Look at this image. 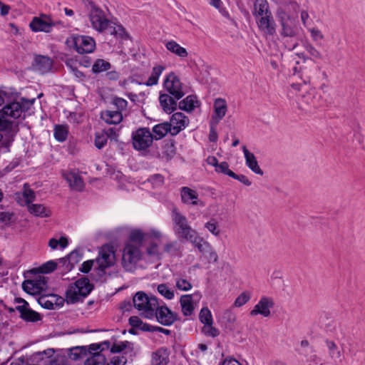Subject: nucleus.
Returning <instances> with one entry per match:
<instances>
[{
	"instance_id": "nucleus-1",
	"label": "nucleus",
	"mask_w": 365,
	"mask_h": 365,
	"mask_svg": "<svg viewBox=\"0 0 365 365\" xmlns=\"http://www.w3.org/2000/svg\"><path fill=\"white\" fill-rule=\"evenodd\" d=\"M88 18L91 27L98 33L108 32L110 35L122 36L124 28L109 19L105 11L93 1L88 2Z\"/></svg>"
},
{
	"instance_id": "nucleus-2",
	"label": "nucleus",
	"mask_w": 365,
	"mask_h": 365,
	"mask_svg": "<svg viewBox=\"0 0 365 365\" xmlns=\"http://www.w3.org/2000/svg\"><path fill=\"white\" fill-rule=\"evenodd\" d=\"M252 15L261 31L269 36L275 34L276 24L267 0L255 1Z\"/></svg>"
},
{
	"instance_id": "nucleus-3",
	"label": "nucleus",
	"mask_w": 365,
	"mask_h": 365,
	"mask_svg": "<svg viewBox=\"0 0 365 365\" xmlns=\"http://www.w3.org/2000/svg\"><path fill=\"white\" fill-rule=\"evenodd\" d=\"M36 98L26 99L21 98V102H12L5 106L0 110V130H9L12 128V122L8 119L19 118L23 110H28L34 103Z\"/></svg>"
},
{
	"instance_id": "nucleus-4",
	"label": "nucleus",
	"mask_w": 365,
	"mask_h": 365,
	"mask_svg": "<svg viewBox=\"0 0 365 365\" xmlns=\"http://www.w3.org/2000/svg\"><path fill=\"white\" fill-rule=\"evenodd\" d=\"M93 286L86 277H81L69 286L66 292V301L68 304L82 302L92 291Z\"/></svg>"
},
{
	"instance_id": "nucleus-5",
	"label": "nucleus",
	"mask_w": 365,
	"mask_h": 365,
	"mask_svg": "<svg viewBox=\"0 0 365 365\" xmlns=\"http://www.w3.org/2000/svg\"><path fill=\"white\" fill-rule=\"evenodd\" d=\"M134 307L144 317L153 319V310L156 309L158 301L155 297H149L143 292H138L133 299Z\"/></svg>"
},
{
	"instance_id": "nucleus-6",
	"label": "nucleus",
	"mask_w": 365,
	"mask_h": 365,
	"mask_svg": "<svg viewBox=\"0 0 365 365\" xmlns=\"http://www.w3.org/2000/svg\"><path fill=\"white\" fill-rule=\"evenodd\" d=\"M95 261L96 267L94 271L101 277L105 274L106 269L113 266L115 263L113 247L108 245L102 246L98 252V256Z\"/></svg>"
},
{
	"instance_id": "nucleus-7",
	"label": "nucleus",
	"mask_w": 365,
	"mask_h": 365,
	"mask_svg": "<svg viewBox=\"0 0 365 365\" xmlns=\"http://www.w3.org/2000/svg\"><path fill=\"white\" fill-rule=\"evenodd\" d=\"M171 219L175 234L183 239L195 230L191 227L187 217L176 207L172 210Z\"/></svg>"
},
{
	"instance_id": "nucleus-8",
	"label": "nucleus",
	"mask_w": 365,
	"mask_h": 365,
	"mask_svg": "<svg viewBox=\"0 0 365 365\" xmlns=\"http://www.w3.org/2000/svg\"><path fill=\"white\" fill-rule=\"evenodd\" d=\"M133 148L137 150H145L153 141V136L147 128H140L132 133Z\"/></svg>"
},
{
	"instance_id": "nucleus-9",
	"label": "nucleus",
	"mask_w": 365,
	"mask_h": 365,
	"mask_svg": "<svg viewBox=\"0 0 365 365\" xmlns=\"http://www.w3.org/2000/svg\"><path fill=\"white\" fill-rule=\"evenodd\" d=\"M141 252L139 246L128 242L123 252L122 264L126 270H130L140 259Z\"/></svg>"
},
{
	"instance_id": "nucleus-10",
	"label": "nucleus",
	"mask_w": 365,
	"mask_h": 365,
	"mask_svg": "<svg viewBox=\"0 0 365 365\" xmlns=\"http://www.w3.org/2000/svg\"><path fill=\"white\" fill-rule=\"evenodd\" d=\"M163 86L170 96L180 100L185 95L182 83L174 73H170L164 81Z\"/></svg>"
},
{
	"instance_id": "nucleus-11",
	"label": "nucleus",
	"mask_w": 365,
	"mask_h": 365,
	"mask_svg": "<svg viewBox=\"0 0 365 365\" xmlns=\"http://www.w3.org/2000/svg\"><path fill=\"white\" fill-rule=\"evenodd\" d=\"M23 289L31 295L40 294L48 288L47 278L44 276L38 275L32 279H28L22 284Z\"/></svg>"
},
{
	"instance_id": "nucleus-12",
	"label": "nucleus",
	"mask_w": 365,
	"mask_h": 365,
	"mask_svg": "<svg viewBox=\"0 0 365 365\" xmlns=\"http://www.w3.org/2000/svg\"><path fill=\"white\" fill-rule=\"evenodd\" d=\"M55 26L56 23L46 14L34 17L29 24L30 29L34 32L49 33Z\"/></svg>"
},
{
	"instance_id": "nucleus-13",
	"label": "nucleus",
	"mask_w": 365,
	"mask_h": 365,
	"mask_svg": "<svg viewBox=\"0 0 365 365\" xmlns=\"http://www.w3.org/2000/svg\"><path fill=\"white\" fill-rule=\"evenodd\" d=\"M153 312V319L155 318L163 326H170L177 320L176 313L166 306H160L159 303H158L156 309H154Z\"/></svg>"
},
{
	"instance_id": "nucleus-14",
	"label": "nucleus",
	"mask_w": 365,
	"mask_h": 365,
	"mask_svg": "<svg viewBox=\"0 0 365 365\" xmlns=\"http://www.w3.org/2000/svg\"><path fill=\"white\" fill-rule=\"evenodd\" d=\"M73 46L80 54L92 53L96 48L95 40L88 36H77L73 37Z\"/></svg>"
},
{
	"instance_id": "nucleus-15",
	"label": "nucleus",
	"mask_w": 365,
	"mask_h": 365,
	"mask_svg": "<svg viewBox=\"0 0 365 365\" xmlns=\"http://www.w3.org/2000/svg\"><path fill=\"white\" fill-rule=\"evenodd\" d=\"M274 306V302L273 299L264 296L261 297L259 302L255 305L250 314L252 317L260 314L264 317H268L271 314L270 309H272Z\"/></svg>"
},
{
	"instance_id": "nucleus-16",
	"label": "nucleus",
	"mask_w": 365,
	"mask_h": 365,
	"mask_svg": "<svg viewBox=\"0 0 365 365\" xmlns=\"http://www.w3.org/2000/svg\"><path fill=\"white\" fill-rule=\"evenodd\" d=\"M168 123L173 131L172 135H176L187 126L189 119L184 113L178 112L173 114Z\"/></svg>"
},
{
	"instance_id": "nucleus-17",
	"label": "nucleus",
	"mask_w": 365,
	"mask_h": 365,
	"mask_svg": "<svg viewBox=\"0 0 365 365\" xmlns=\"http://www.w3.org/2000/svg\"><path fill=\"white\" fill-rule=\"evenodd\" d=\"M180 197L181 200L184 204L200 205L201 207L205 205L204 203L199 200L197 192L188 187H181Z\"/></svg>"
},
{
	"instance_id": "nucleus-18",
	"label": "nucleus",
	"mask_w": 365,
	"mask_h": 365,
	"mask_svg": "<svg viewBox=\"0 0 365 365\" xmlns=\"http://www.w3.org/2000/svg\"><path fill=\"white\" fill-rule=\"evenodd\" d=\"M63 177L68 182L71 189L76 191H82L84 187V182L78 172L74 170L63 172Z\"/></svg>"
},
{
	"instance_id": "nucleus-19",
	"label": "nucleus",
	"mask_w": 365,
	"mask_h": 365,
	"mask_svg": "<svg viewBox=\"0 0 365 365\" xmlns=\"http://www.w3.org/2000/svg\"><path fill=\"white\" fill-rule=\"evenodd\" d=\"M214 113L212 115V122L219 123V122L225 116L227 111V104L225 99L217 98L214 101Z\"/></svg>"
},
{
	"instance_id": "nucleus-20",
	"label": "nucleus",
	"mask_w": 365,
	"mask_h": 365,
	"mask_svg": "<svg viewBox=\"0 0 365 365\" xmlns=\"http://www.w3.org/2000/svg\"><path fill=\"white\" fill-rule=\"evenodd\" d=\"M170 351L166 347H160L151 354V365H168L170 359Z\"/></svg>"
},
{
	"instance_id": "nucleus-21",
	"label": "nucleus",
	"mask_w": 365,
	"mask_h": 365,
	"mask_svg": "<svg viewBox=\"0 0 365 365\" xmlns=\"http://www.w3.org/2000/svg\"><path fill=\"white\" fill-rule=\"evenodd\" d=\"M178 101L175 97L170 96L168 93H160L159 96V103L163 110L168 114L172 113L177 109Z\"/></svg>"
},
{
	"instance_id": "nucleus-22",
	"label": "nucleus",
	"mask_w": 365,
	"mask_h": 365,
	"mask_svg": "<svg viewBox=\"0 0 365 365\" xmlns=\"http://www.w3.org/2000/svg\"><path fill=\"white\" fill-rule=\"evenodd\" d=\"M242 148L245 155L246 165L255 173L262 175L264 173L259 166L255 155L250 152L245 145H243Z\"/></svg>"
},
{
	"instance_id": "nucleus-23",
	"label": "nucleus",
	"mask_w": 365,
	"mask_h": 365,
	"mask_svg": "<svg viewBox=\"0 0 365 365\" xmlns=\"http://www.w3.org/2000/svg\"><path fill=\"white\" fill-rule=\"evenodd\" d=\"M16 309L20 313V317L26 322H36L41 319L38 312L29 308V305L17 306Z\"/></svg>"
},
{
	"instance_id": "nucleus-24",
	"label": "nucleus",
	"mask_w": 365,
	"mask_h": 365,
	"mask_svg": "<svg viewBox=\"0 0 365 365\" xmlns=\"http://www.w3.org/2000/svg\"><path fill=\"white\" fill-rule=\"evenodd\" d=\"M101 118L107 124L116 125L123 120V113L114 110H106L101 111Z\"/></svg>"
},
{
	"instance_id": "nucleus-25",
	"label": "nucleus",
	"mask_w": 365,
	"mask_h": 365,
	"mask_svg": "<svg viewBox=\"0 0 365 365\" xmlns=\"http://www.w3.org/2000/svg\"><path fill=\"white\" fill-rule=\"evenodd\" d=\"M35 192L27 184L24 185V192L22 194H16V200L21 205H29L35 200Z\"/></svg>"
},
{
	"instance_id": "nucleus-26",
	"label": "nucleus",
	"mask_w": 365,
	"mask_h": 365,
	"mask_svg": "<svg viewBox=\"0 0 365 365\" xmlns=\"http://www.w3.org/2000/svg\"><path fill=\"white\" fill-rule=\"evenodd\" d=\"M280 34L284 37H294L297 34V28L294 19L280 23Z\"/></svg>"
},
{
	"instance_id": "nucleus-27",
	"label": "nucleus",
	"mask_w": 365,
	"mask_h": 365,
	"mask_svg": "<svg viewBox=\"0 0 365 365\" xmlns=\"http://www.w3.org/2000/svg\"><path fill=\"white\" fill-rule=\"evenodd\" d=\"M165 48L172 53L181 58H186L188 56L187 50L182 47L179 43L173 40L168 41L165 44Z\"/></svg>"
},
{
	"instance_id": "nucleus-28",
	"label": "nucleus",
	"mask_w": 365,
	"mask_h": 365,
	"mask_svg": "<svg viewBox=\"0 0 365 365\" xmlns=\"http://www.w3.org/2000/svg\"><path fill=\"white\" fill-rule=\"evenodd\" d=\"M168 132L173 133L170 125L168 122L159 123L153 128V140H160L164 138Z\"/></svg>"
},
{
	"instance_id": "nucleus-29",
	"label": "nucleus",
	"mask_w": 365,
	"mask_h": 365,
	"mask_svg": "<svg viewBox=\"0 0 365 365\" xmlns=\"http://www.w3.org/2000/svg\"><path fill=\"white\" fill-rule=\"evenodd\" d=\"M182 312L185 316H190L194 310L192 296L191 294L182 295L180 299Z\"/></svg>"
},
{
	"instance_id": "nucleus-30",
	"label": "nucleus",
	"mask_w": 365,
	"mask_h": 365,
	"mask_svg": "<svg viewBox=\"0 0 365 365\" xmlns=\"http://www.w3.org/2000/svg\"><path fill=\"white\" fill-rule=\"evenodd\" d=\"M69 133V128L68 125L57 124L54 125L53 136L58 142H64L66 140Z\"/></svg>"
},
{
	"instance_id": "nucleus-31",
	"label": "nucleus",
	"mask_w": 365,
	"mask_h": 365,
	"mask_svg": "<svg viewBox=\"0 0 365 365\" xmlns=\"http://www.w3.org/2000/svg\"><path fill=\"white\" fill-rule=\"evenodd\" d=\"M109 349L111 353H120L125 351V354H127L128 351H133V344L128 341H117L110 344Z\"/></svg>"
},
{
	"instance_id": "nucleus-32",
	"label": "nucleus",
	"mask_w": 365,
	"mask_h": 365,
	"mask_svg": "<svg viewBox=\"0 0 365 365\" xmlns=\"http://www.w3.org/2000/svg\"><path fill=\"white\" fill-rule=\"evenodd\" d=\"M35 63L36 69L42 73L48 72L52 66L51 58L46 56H39L36 57Z\"/></svg>"
},
{
	"instance_id": "nucleus-33",
	"label": "nucleus",
	"mask_w": 365,
	"mask_h": 365,
	"mask_svg": "<svg viewBox=\"0 0 365 365\" xmlns=\"http://www.w3.org/2000/svg\"><path fill=\"white\" fill-rule=\"evenodd\" d=\"M165 70V66L161 65L155 66L153 68L151 74L148 78V81L144 83V84L147 86H153L158 83V79L163 71Z\"/></svg>"
},
{
	"instance_id": "nucleus-34",
	"label": "nucleus",
	"mask_w": 365,
	"mask_h": 365,
	"mask_svg": "<svg viewBox=\"0 0 365 365\" xmlns=\"http://www.w3.org/2000/svg\"><path fill=\"white\" fill-rule=\"evenodd\" d=\"M28 209L31 214L36 217H46L51 215L50 211L41 204H31L28 205Z\"/></svg>"
},
{
	"instance_id": "nucleus-35",
	"label": "nucleus",
	"mask_w": 365,
	"mask_h": 365,
	"mask_svg": "<svg viewBox=\"0 0 365 365\" xmlns=\"http://www.w3.org/2000/svg\"><path fill=\"white\" fill-rule=\"evenodd\" d=\"M196 103H197L196 97L190 95L180 101L179 108L182 110L191 112L195 109Z\"/></svg>"
},
{
	"instance_id": "nucleus-36",
	"label": "nucleus",
	"mask_w": 365,
	"mask_h": 365,
	"mask_svg": "<svg viewBox=\"0 0 365 365\" xmlns=\"http://www.w3.org/2000/svg\"><path fill=\"white\" fill-rule=\"evenodd\" d=\"M106 361V356L103 354L93 353L85 360L84 365H104Z\"/></svg>"
},
{
	"instance_id": "nucleus-37",
	"label": "nucleus",
	"mask_w": 365,
	"mask_h": 365,
	"mask_svg": "<svg viewBox=\"0 0 365 365\" xmlns=\"http://www.w3.org/2000/svg\"><path fill=\"white\" fill-rule=\"evenodd\" d=\"M110 346V341L108 340L101 343L91 344L87 349V354L92 355L93 353H101V351L108 349Z\"/></svg>"
},
{
	"instance_id": "nucleus-38",
	"label": "nucleus",
	"mask_w": 365,
	"mask_h": 365,
	"mask_svg": "<svg viewBox=\"0 0 365 365\" xmlns=\"http://www.w3.org/2000/svg\"><path fill=\"white\" fill-rule=\"evenodd\" d=\"M325 343L327 346L330 358L334 360L340 359L341 356V352L336 343L331 340H326Z\"/></svg>"
},
{
	"instance_id": "nucleus-39",
	"label": "nucleus",
	"mask_w": 365,
	"mask_h": 365,
	"mask_svg": "<svg viewBox=\"0 0 365 365\" xmlns=\"http://www.w3.org/2000/svg\"><path fill=\"white\" fill-rule=\"evenodd\" d=\"M110 68L111 65L108 61L103 59H97L92 66V71L94 73H99L103 71H107Z\"/></svg>"
},
{
	"instance_id": "nucleus-40",
	"label": "nucleus",
	"mask_w": 365,
	"mask_h": 365,
	"mask_svg": "<svg viewBox=\"0 0 365 365\" xmlns=\"http://www.w3.org/2000/svg\"><path fill=\"white\" fill-rule=\"evenodd\" d=\"M164 252L171 256H178L181 254L180 245L177 241L169 242L165 245Z\"/></svg>"
},
{
	"instance_id": "nucleus-41",
	"label": "nucleus",
	"mask_w": 365,
	"mask_h": 365,
	"mask_svg": "<svg viewBox=\"0 0 365 365\" xmlns=\"http://www.w3.org/2000/svg\"><path fill=\"white\" fill-rule=\"evenodd\" d=\"M81 259V255H79L78 252L76 250L72 251L66 258H61L60 259V262H63V264H66L68 262L67 268L68 269H71L74 264L78 262V261Z\"/></svg>"
},
{
	"instance_id": "nucleus-42",
	"label": "nucleus",
	"mask_w": 365,
	"mask_h": 365,
	"mask_svg": "<svg viewBox=\"0 0 365 365\" xmlns=\"http://www.w3.org/2000/svg\"><path fill=\"white\" fill-rule=\"evenodd\" d=\"M144 234L142 231L138 230H134L131 231L130 237H129V242L134 245H138L139 247L142 245L143 239H144Z\"/></svg>"
},
{
	"instance_id": "nucleus-43",
	"label": "nucleus",
	"mask_w": 365,
	"mask_h": 365,
	"mask_svg": "<svg viewBox=\"0 0 365 365\" xmlns=\"http://www.w3.org/2000/svg\"><path fill=\"white\" fill-rule=\"evenodd\" d=\"M212 324L213 323L204 324L202 328V333L207 336L215 338L220 335V330L213 327Z\"/></svg>"
},
{
	"instance_id": "nucleus-44",
	"label": "nucleus",
	"mask_w": 365,
	"mask_h": 365,
	"mask_svg": "<svg viewBox=\"0 0 365 365\" xmlns=\"http://www.w3.org/2000/svg\"><path fill=\"white\" fill-rule=\"evenodd\" d=\"M68 244V240L65 237H61V238L58 240L56 238H51L49 240L48 246L52 250H56L59 245L61 249H64L67 247Z\"/></svg>"
},
{
	"instance_id": "nucleus-45",
	"label": "nucleus",
	"mask_w": 365,
	"mask_h": 365,
	"mask_svg": "<svg viewBox=\"0 0 365 365\" xmlns=\"http://www.w3.org/2000/svg\"><path fill=\"white\" fill-rule=\"evenodd\" d=\"M199 319L203 324L213 323L211 312L207 307L202 308L199 314Z\"/></svg>"
},
{
	"instance_id": "nucleus-46",
	"label": "nucleus",
	"mask_w": 365,
	"mask_h": 365,
	"mask_svg": "<svg viewBox=\"0 0 365 365\" xmlns=\"http://www.w3.org/2000/svg\"><path fill=\"white\" fill-rule=\"evenodd\" d=\"M111 104L116 108L115 111H120V113H123V111L127 108L128 101L124 98L115 97L113 98Z\"/></svg>"
},
{
	"instance_id": "nucleus-47",
	"label": "nucleus",
	"mask_w": 365,
	"mask_h": 365,
	"mask_svg": "<svg viewBox=\"0 0 365 365\" xmlns=\"http://www.w3.org/2000/svg\"><path fill=\"white\" fill-rule=\"evenodd\" d=\"M108 141V136L102 131L101 133H96L94 144L98 149H102L106 145Z\"/></svg>"
},
{
	"instance_id": "nucleus-48",
	"label": "nucleus",
	"mask_w": 365,
	"mask_h": 365,
	"mask_svg": "<svg viewBox=\"0 0 365 365\" xmlns=\"http://www.w3.org/2000/svg\"><path fill=\"white\" fill-rule=\"evenodd\" d=\"M158 292L167 299L174 297V292L166 284H160L158 286Z\"/></svg>"
},
{
	"instance_id": "nucleus-49",
	"label": "nucleus",
	"mask_w": 365,
	"mask_h": 365,
	"mask_svg": "<svg viewBox=\"0 0 365 365\" xmlns=\"http://www.w3.org/2000/svg\"><path fill=\"white\" fill-rule=\"evenodd\" d=\"M87 355L86 346H76L71 349V357L73 360H78L83 356Z\"/></svg>"
},
{
	"instance_id": "nucleus-50",
	"label": "nucleus",
	"mask_w": 365,
	"mask_h": 365,
	"mask_svg": "<svg viewBox=\"0 0 365 365\" xmlns=\"http://www.w3.org/2000/svg\"><path fill=\"white\" fill-rule=\"evenodd\" d=\"M205 227L215 236H218L220 235V229L215 219H210L205 224Z\"/></svg>"
},
{
	"instance_id": "nucleus-51",
	"label": "nucleus",
	"mask_w": 365,
	"mask_h": 365,
	"mask_svg": "<svg viewBox=\"0 0 365 365\" xmlns=\"http://www.w3.org/2000/svg\"><path fill=\"white\" fill-rule=\"evenodd\" d=\"M38 304L43 308L47 309H54L56 307L58 306L56 303H54L53 301L50 300L48 297L42 296L38 299Z\"/></svg>"
},
{
	"instance_id": "nucleus-52",
	"label": "nucleus",
	"mask_w": 365,
	"mask_h": 365,
	"mask_svg": "<svg viewBox=\"0 0 365 365\" xmlns=\"http://www.w3.org/2000/svg\"><path fill=\"white\" fill-rule=\"evenodd\" d=\"M251 298V294L248 292H243L235 299L234 305L236 307H240L245 304Z\"/></svg>"
},
{
	"instance_id": "nucleus-53",
	"label": "nucleus",
	"mask_w": 365,
	"mask_h": 365,
	"mask_svg": "<svg viewBox=\"0 0 365 365\" xmlns=\"http://www.w3.org/2000/svg\"><path fill=\"white\" fill-rule=\"evenodd\" d=\"M175 286L181 291H188L192 288L191 283L188 280L181 277L175 279Z\"/></svg>"
},
{
	"instance_id": "nucleus-54",
	"label": "nucleus",
	"mask_w": 365,
	"mask_h": 365,
	"mask_svg": "<svg viewBox=\"0 0 365 365\" xmlns=\"http://www.w3.org/2000/svg\"><path fill=\"white\" fill-rule=\"evenodd\" d=\"M184 239L190 242L192 244V245L196 248H197V245H199V244H200V242H202L205 241L202 237H201L198 235L196 230L193 231L192 233H190L188 236H187Z\"/></svg>"
},
{
	"instance_id": "nucleus-55",
	"label": "nucleus",
	"mask_w": 365,
	"mask_h": 365,
	"mask_svg": "<svg viewBox=\"0 0 365 365\" xmlns=\"http://www.w3.org/2000/svg\"><path fill=\"white\" fill-rule=\"evenodd\" d=\"M184 239L190 242L192 244V245L196 248H197V245H199V244H200V242H202L205 241L202 237H201L198 235L196 230L193 231L192 233H190L188 236H187Z\"/></svg>"
},
{
	"instance_id": "nucleus-56",
	"label": "nucleus",
	"mask_w": 365,
	"mask_h": 365,
	"mask_svg": "<svg viewBox=\"0 0 365 365\" xmlns=\"http://www.w3.org/2000/svg\"><path fill=\"white\" fill-rule=\"evenodd\" d=\"M57 264L54 261H48L44 264H43L39 269L41 273H50L54 271L56 269Z\"/></svg>"
},
{
	"instance_id": "nucleus-57",
	"label": "nucleus",
	"mask_w": 365,
	"mask_h": 365,
	"mask_svg": "<svg viewBox=\"0 0 365 365\" xmlns=\"http://www.w3.org/2000/svg\"><path fill=\"white\" fill-rule=\"evenodd\" d=\"M306 51L314 58L321 59L322 53L311 43H306L304 46Z\"/></svg>"
},
{
	"instance_id": "nucleus-58",
	"label": "nucleus",
	"mask_w": 365,
	"mask_h": 365,
	"mask_svg": "<svg viewBox=\"0 0 365 365\" xmlns=\"http://www.w3.org/2000/svg\"><path fill=\"white\" fill-rule=\"evenodd\" d=\"M46 365H67V359L62 355H57L50 359Z\"/></svg>"
},
{
	"instance_id": "nucleus-59",
	"label": "nucleus",
	"mask_w": 365,
	"mask_h": 365,
	"mask_svg": "<svg viewBox=\"0 0 365 365\" xmlns=\"http://www.w3.org/2000/svg\"><path fill=\"white\" fill-rule=\"evenodd\" d=\"M218 123H215V122L210 121V133H209V140L210 142L215 143L217 140L218 135L217 133V125Z\"/></svg>"
},
{
	"instance_id": "nucleus-60",
	"label": "nucleus",
	"mask_w": 365,
	"mask_h": 365,
	"mask_svg": "<svg viewBox=\"0 0 365 365\" xmlns=\"http://www.w3.org/2000/svg\"><path fill=\"white\" fill-rule=\"evenodd\" d=\"M277 17L279 19V24L284 21H289L293 18L283 8H279L277 11Z\"/></svg>"
},
{
	"instance_id": "nucleus-61",
	"label": "nucleus",
	"mask_w": 365,
	"mask_h": 365,
	"mask_svg": "<svg viewBox=\"0 0 365 365\" xmlns=\"http://www.w3.org/2000/svg\"><path fill=\"white\" fill-rule=\"evenodd\" d=\"M215 171L217 173H223L227 175L231 178V175L230 173H234L231 170L229 169V165L227 162H222L218 164L217 168H215Z\"/></svg>"
},
{
	"instance_id": "nucleus-62",
	"label": "nucleus",
	"mask_w": 365,
	"mask_h": 365,
	"mask_svg": "<svg viewBox=\"0 0 365 365\" xmlns=\"http://www.w3.org/2000/svg\"><path fill=\"white\" fill-rule=\"evenodd\" d=\"M312 40L315 42L322 41L324 38V36L322 31L317 28H312L309 29Z\"/></svg>"
},
{
	"instance_id": "nucleus-63",
	"label": "nucleus",
	"mask_w": 365,
	"mask_h": 365,
	"mask_svg": "<svg viewBox=\"0 0 365 365\" xmlns=\"http://www.w3.org/2000/svg\"><path fill=\"white\" fill-rule=\"evenodd\" d=\"M127 363L126 357L122 356H113L109 363L106 365H125Z\"/></svg>"
},
{
	"instance_id": "nucleus-64",
	"label": "nucleus",
	"mask_w": 365,
	"mask_h": 365,
	"mask_svg": "<svg viewBox=\"0 0 365 365\" xmlns=\"http://www.w3.org/2000/svg\"><path fill=\"white\" fill-rule=\"evenodd\" d=\"M147 253L150 256L155 257L157 258H160V252L158 251V245L155 243L150 244L147 248Z\"/></svg>"
}]
</instances>
